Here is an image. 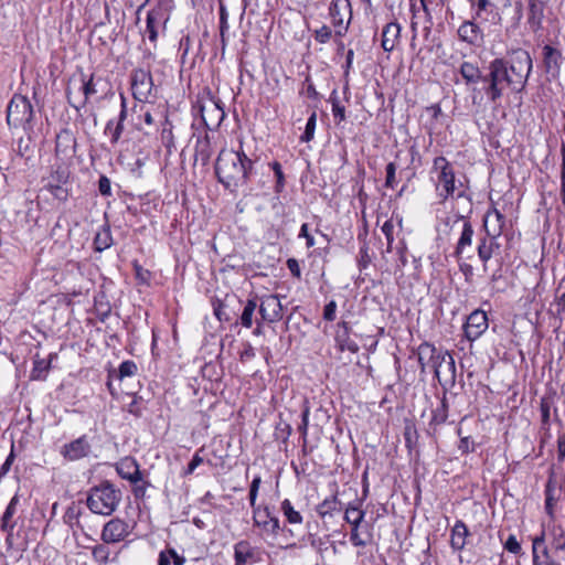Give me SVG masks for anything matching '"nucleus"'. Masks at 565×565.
<instances>
[{
  "mask_svg": "<svg viewBox=\"0 0 565 565\" xmlns=\"http://www.w3.org/2000/svg\"><path fill=\"white\" fill-rule=\"evenodd\" d=\"M532 71V58L529 52L516 50L512 53V73L508 74V63L503 58H495L489 65V74L483 78L488 84L486 94L495 103L503 96L507 88L520 92L524 88Z\"/></svg>",
  "mask_w": 565,
  "mask_h": 565,
  "instance_id": "f257e3e1",
  "label": "nucleus"
},
{
  "mask_svg": "<svg viewBox=\"0 0 565 565\" xmlns=\"http://www.w3.org/2000/svg\"><path fill=\"white\" fill-rule=\"evenodd\" d=\"M532 71V58L529 52L516 50L512 53V73L508 74V63L503 58H495L489 65V74L483 78L488 84L486 94L495 103L503 96L507 88L520 92L524 88Z\"/></svg>",
  "mask_w": 565,
  "mask_h": 565,
  "instance_id": "f03ea898",
  "label": "nucleus"
},
{
  "mask_svg": "<svg viewBox=\"0 0 565 565\" xmlns=\"http://www.w3.org/2000/svg\"><path fill=\"white\" fill-rule=\"evenodd\" d=\"M253 169V161L242 149H222L217 156L215 172L218 181L231 191L247 183Z\"/></svg>",
  "mask_w": 565,
  "mask_h": 565,
  "instance_id": "7ed1b4c3",
  "label": "nucleus"
},
{
  "mask_svg": "<svg viewBox=\"0 0 565 565\" xmlns=\"http://www.w3.org/2000/svg\"><path fill=\"white\" fill-rule=\"evenodd\" d=\"M418 362L424 373L431 369L439 383H454L456 379V365L452 355L447 350L437 349L430 343H422L418 347Z\"/></svg>",
  "mask_w": 565,
  "mask_h": 565,
  "instance_id": "20e7f679",
  "label": "nucleus"
},
{
  "mask_svg": "<svg viewBox=\"0 0 565 565\" xmlns=\"http://www.w3.org/2000/svg\"><path fill=\"white\" fill-rule=\"evenodd\" d=\"M430 178L435 183L437 196L441 202L449 198H462L466 192L463 182L455 174L451 163L444 157L434 159Z\"/></svg>",
  "mask_w": 565,
  "mask_h": 565,
  "instance_id": "39448f33",
  "label": "nucleus"
},
{
  "mask_svg": "<svg viewBox=\"0 0 565 565\" xmlns=\"http://www.w3.org/2000/svg\"><path fill=\"white\" fill-rule=\"evenodd\" d=\"M120 491L104 482L93 488L87 498V507L95 514L110 515L120 501Z\"/></svg>",
  "mask_w": 565,
  "mask_h": 565,
  "instance_id": "423d86ee",
  "label": "nucleus"
},
{
  "mask_svg": "<svg viewBox=\"0 0 565 565\" xmlns=\"http://www.w3.org/2000/svg\"><path fill=\"white\" fill-rule=\"evenodd\" d=\"M33 117V108L30 100L22 95H14L8 105L7 121L11 127H24Z\"/></svg>",
  "mask_w": 565,
  "mask_h": 565,
  "instance_id": "0eeeda50",
  "label": "nucleus"
},
{
  "mask_svg": "<svg viewBox=\"0 0 565 565\" xmlns=\"http://www.w3.org/2000/svg\"><path fill=\"white\" fill-rule=\"evenodd\" d=\"M330 15L335 26L337 35H343L351 19V4L349 0H333L330 4Z\"/></svg>",
  "mask_w": 565,
  "mask_h": 565,
  "instance_id": "6e6552de",
  "label": "nucleus"
},
{
  "mask_svg": "<svg viewBox=\"0 0 565 565\" xmlns=\"http://www.w3.org/2000/svg\"><path fill=\"white\" fill-rule=\"evenodd\" d=\"M252 508L254 524L265 533L276 536L280 530L278 518L270 513L268 507L254 505Z\"/></svg>",
  "mask_w": 565,
  "mask_h": 565,
  "instance_id": "1a4fd4ad",
  "label": "nucleus"
},
{
  "mask_svg": "<svg viewBox=\"0 0 565 565\" xmlns=\"http://www.w3.org/2000/svg\"><path fill=\"white\" fill-rule=\"evenodd\" d=\"M76 151V139L68 129H63L56 135L55 156L64 163L72 160Z\"/></svg>",
  "mask_w": 565,
  "mask_h": 565,
  "instance_id": "9d476101",
  "label": "nucleus"
},
{
  "mask_svg": "<svg viewBox=\"0 0 565 565\" xmlns=\"http://www.w3.org/2000/svg\"><path fill=\"white\" fill-rule=\"evenodd\" d=\"M454 227L460 228V236L458 238L454 255L457 259H461L462 256L472 246L473 227L469 221L459 217L454 222Z\"/></svg>",
  "mask_w": 565,
  "mask_h": 565,
  "instance_id": "9b49d317",
  "label": "nucleus"
},
{
  "mask_svg": "<svg viewBox=\"0 0 565 565\" xmlns=\"http://www.w3.org/2000/svg\"><path fill=\"white\" fill-rule=\"evenodd\" d=\"M488 329V317L484 311L476 310L469 315L465 324V334L468 340L475 341Z\"/></svg>",
  "mask_w": 565,
  "mask_h": 565,
  "instance_id": "f8f14e48",
  "label": "nucleus"
},
{
  "mask_svg": "<svg viewBox=\"0 0 565 565\" xmlns=\"http://www.w3.org/2000/svg\"><path fill=\"white\" fill-rule=\"evenodd\" d=\"M130 532L129 525L121 520L108 521L102 531V540L105 543H117L124 540Z\"/></svg>",
  "mask_w": 565,
  "mask_h": 565,
  "instance_id": "ddd939ff",
  "label": "nucleus"
},
{
  "mask_svg": "<svg viewBox=\"0 0 565 565\" xmlns=\"http://www.w3.org/2000/svg\"><path fill=\"white\" fill-rule=\"evenodd\" d=\"M282 312V306L277 296L268 295L262 298L259 306V313L263 320L268 322H275L280 320Z\"/></svg>",
  "mask_w": 565,
  "mask_h": 565,
  "instance_id": "4468645a",
  "label": "nucleus"
},
{
  "mask_svg": "<svg viewBox=\"0 0 565 565\" xmlns=\"http://www.w3.org/2000/svg\"><path fill=\"white\" fill-rule=\"evenodd\" d=\"M505 225L504 215L495 207L490 209L483 217L486 235L499 238Z\"/></svg>",
  "mask_w": 565,
  "mask_h": 565,
  "instance_id": "2eb2a0df",
  "label": "nucleus"
},
{
  "mask_svg": "<svg viewBox=\"0 0 565 565\" xmlns=\"http://www.w3.org/2000/svg\"><path fill=\"white\" fill-rule=\"evenodd\" d=\"M90 451V444L86 436H82L64 445L61 454L68 460H78L86 457Z\"/></svg>",
  "mask_w": 565,
  "mask_h": 565,
  "instance_id": "dca6fc26",
  "label": "nucleus"
},
{
  "mask_svg": "<svg viewBox=\"0 0 565 565\" xmlns=\"http://www.w3.org/2000/svg\"><path fill=\"white\" fill-rule=\"evenodd\" d=\"M224 116V110L213 100L201 106L202 120L210 129L218 127Z\"/></svg>",
  "mask_w": 565,
  "mask_h": 565,
  "instance_id": "f3484780",
  "label": "nucleus"
},
{
  "mask_svg": "<svg viewBox=\"0 0 565 565\" xmlns=\"http://www.w3.org/2000/svg\"><path fill=\"white\" fill-rule=\"evenodd\" d=\"M117 472L124 479L136 483L140 480V469L137 460L132 457H125L117 463Z\"/></svg>",
  "mask_w": 565,
  "mask_h": 565,
  "instance_id": "a211bd4d",
  "label": "nucleus"
},
{
  "mask_svg": "<svg viewBox=\"0 0 565 565\" xmlns=\"http://www.w3.org/2000/svg\"><path fill=\"white\" fill-rule=\"evenodd\" d=\"M401 25L396 22L387 23L382 31V47L385 52H392L399 42Z\"/></svg>",
  "mask_w": 565,
  "mask_h": 565,
  "instance_id": "6ab92c4d",
  "label": "nucleus"
},
{
  "mask_svg": "<svg viewBox=\"0 0 565 565\" xmlns=\"http://www.w3.org/2000/svg\"><path fill=\"white\" fill-rule=\"evenodd\" d=\"M500 247L497 237L484 235L479 239L477 252L479 259L487 266V263L491 259L495 250Z\"/></svg>",
  "mask_w": 565,
  "mask_h": 565,
  "instance_id": "aec40b11",
  "label": "nucleus"
},
{
  "mask_svg": "<svg viewBox=\"0 0 565 565\" xmlns=\"http://www.w3.org/2000/svg\"><path fill=\"white\" fill-rule=\"evenodd\" d=\"M235 565H248L257 562L256 551L246 541H241L234 546Z\"/></svg>",
  "mask_w": 565,
  "mask_h": 565,
  "instance_id": "412c9836",
  "label": "nucleus"
},
{
  "mask_svg": "<svg viewBox=\"0 0 565 565\" xmlns=\"http://www.w3.org/2000/svg\"><path fill=\"white\" fill-rule=\"evenodd\" d=\"M335 342L341 351H350L355 353L359 351V345L349 337V326L347 322L338 323L335 333Z\"/></svg>",
  "mask_w": 565,
  "mask_h": 565,
  "instance_id": "4be33fe9",
  "label": "nucleus"
},
{
  "mask_svg": "<svg viewBox=\"0 0 565 565\" xmlns=\"http://www.w3.org/2000/svg\"><path fill=\"white\" fill-rule=\"evenodd\" d=\"M544 67L547 74L555 77L559 72L561 53L550 45L543 49Z\"/></svg>",
  "mask_w": 565,
  "mask_h": 565,
  "instance_id": "5701e85b",
  "label": "nucleus"
},
{
  "mask_svg": "<svg viewBox=\"0 0 565 565\" xmlns=\"http://www.w3.org/2000/svg\"><path fill=\"white\" fill-rule=\"evenodd\" d=\"M18 503H19V497L18 495H14L9 504L7 505V509L2 515V518L0 519V529L2 532H6L7 534L11 535L14 527H15V522L12 520L14 514L17 513V507H18Z\"/></svg>",
  "mask_w": 565,
  "mask_h": 565,
  "instance_id": "b1692460",
  "label": "nucleus"
},
{
  "mask_svg": "<svg viewBox=\"0 0 565 565\" xmlns=\"http://www.w3.org/2000/svg\"><path fill=\"white\" fill-rule=\"evenodd\" d=\"M469 534V531L466 526V524L458 520L454 527L451 529V537H450V544L451 547L456 551H461L466 546V539Z\"/></svg>",
  "mask_w": 565,
  "mask_h": 565,
  "instance_id": "393cba45",
  "label": "nucleus"
},
{
  "mask_svg": "<svg viewBox=\"0 0 565 565\" xmlns=\"http://www.w3.org/2000/svg\"><path fill=\"white\" fill-rule=\"evenodd\" d=\"M458 35L462 41H466L470 44H475L481 39L479 26L471 21L463 22L459 26Z\"/></svg>",
  "mask_w": 565,
  "mask_h": 565,
  "instance_id": "a878e982",
  "label": "nucleus"
},
{
  "mask_svg": "<svg viewBox=\"0 0 565 565\" xmlns=\"http://www.w3.org/2000/svg\"><path fill=\"white\" fill-rule=\"evenodd\" d=\"M163 17L160 12L151 11L147 15V31L149 33V40L154 42L157 35L161 29H163Z\"/></svg>",
  "mask_w": 565,
  "mask_h": 565,
  "instance_id": "bb28decb",
  "label": "nucleus"
},
{
  "mask_svg": "<svg viewBox=\"0 0 565 565\" xmlns=\"http://www.w3.org/2000/svg\"><path fill=\"white\" fill-rule=\"evenodd\" d=\"M364 516L365 512L361 509L360 502L349 503L344 512V520L351 524V526H360Z\"/></svg>",
  "mask_w": 565,
  "mask_h": 565,
  "instance_id": "cd10ccee",
  "label": "nucleus"
},
{
  "mask_svg": "<svg viewBox=\"0 0 565 565\" xmlns=\"http://www.w3.org/2000/svg\"><path fill=\"white\" fill-rule=\"evenodd\" d=\"M113 245V237L109 227L102 226L95 234L94 247L97 252H103Z\"/></svg>",
  "mask_w": 565,
  "mask_h": 565,
  "instance_id": "c85d7f7f",
  "label": "nucleus"
},
{
  "mask_svg": "<svg viewBox=\"0 0 565 565\" xmlns=\"http://www.w3.org/2000/svg\"><path fill=\"white\" fill-rule=\"evenodd\" d=\"M460 74L467 83H478L481 79L480 68L471 62H463L460 65Z\"/></svg>",
  "mask_w": 565,
  "mask_h": 565,
  "instance_id": "c756f323",
  "label": "nucleus"
},
{
  "mask_svg": "<svg viewBox=\"0 0 565 565\" xmlns=\"http://www.w3.org/2000/svg\"><path fill=\"white\" fill-rule=\"evenodd\" d=\"M280 510L282 514L285 515L286 520L290 524H301L303 519L299 511H297L290 500L285 499L281 502Z\"/></svg>",
  "mask_w": 565,
  "mask_h": 565,
  "instance_id": "7c9ffc66",
  "label": "nucleus"
},
{
  "mask_svg": "<svg viewBox=\"0 0 565 565\" xmlns=\"http://www.w3.org/2000/svg\"><path fill=\"white\" fill-rule=\"evenodd\" d=\"M330 102L332 105V115L337 124L345 120V108L341 105L337 90H333L330 95Z\"/></svg>",
  "mask_w": 565,
  "mask_h": 565,
  "instance_id": "2f4dec72",
  "label": "nucleus"
},
{
  "mask_svg": "<svg viewBox=\"0 0 565 565\" xmlns=\"http://www.w3.org/2000/svg\"><path fill=\"white\" fill-rule=\"evenodd\" d=\"M92 556L99 565H106L110 561V551L105 544H98L92 548Z\"/></svg>",
  "mask_w": 565,
  "mask_h": 565,
  "instance_id": "473e14b6",
  "label": "nucleus"
},
{
  "mask_svg": "<svg viewBox=\"0 0 565 565\" xmlns=\"http://www.w3.org/2000/svg\"><path fill=\"white\" fill-rule=\"evenodd\" d=\"M396 225L401 226V221L395 223L392 218L385 221V223L382 225L381 230L387 241V252H392V249H393L394 233H395Z\"/></svg>",
  "mask_w": 565,
  "mask_h": 565,
  "instance_id": "72a5a7b5",
  "label": "nucleus"
},
{
  "mask_svg": "<svg viewBox=\"0 0 565 565\" xmlns=\"http://www.w3.org/2000/svg\"><path fill=\"white\" fill-rule=\"evenodd\" d=\"M257 303L255 300L250 299L246 302L244 310L241 316L242 326L245 328H250L253 324V316L256 310Z\"/></svg>",
  "mask_w": 565,
  "mask_h": 565,
  "instance_id": "f704fd0d",
  "label": "nucleus"
},
{
  "mask_svg": "<svg viewBox=\"0 0 565 565\" xmlns=\"http://www.w3.org/2000/svg\"><path fill=\"white\" fill-rule=\"evenodd\" d=\"M50 363L45 360L39 359L34 361L33 369L31 371L32 380H44L49 371Z\"/></svg>",
  "mask_w": 565,
  "mask_h": 565,
  "instance_id": "c9c22d12",
  "label": "nucleus"
},
{
  "mask_svg": "<svg viewBox=\"0 0 565 565\" xmlns=\"http://www.w3.org/2000/svg\"><path fill=\"white\" fill-rule=\"evenodd\" d=\"M337 497L324 499L317 508V512L320 516L331 515L337 510Z\"/></svg>",
  "mask_w": 565,
  "mask_h": 565,
  "instance_id": "e433bc0d",
  "label": "nucleus"
},
{
  "mask_svg": "<svg viewBox=\"0 0 565 565\" xmlns=\"http://www.w3.org/2000/svg\"><path fill=\"white\" fill-rule=\"evenodd\" d=\"M137 370H138L137 364L132 361H125L120 364L119 379H120L122 386L126 385L125 380L127 377L135 375L137 373Z\"/></svg>",
  "mask_w": 565,
  "mask_h": 565,
  "instance_id": "4c0bfd02",
  "label": "nucleus"
},
{
  "mask_svg": "<svg viewBox=\"0 0 565 565\" xmlns=\"http://www.w3.org/2000/svg\"><path fill=\"white\" fill-rule=\"evenodd\" d=\"M316 125H317V114L313 111L311 114V116L308 118L306 128H305V132L300 138L302 142H309L310 140L313 139Z\"/></svg>",
  "mask_w": 565,
  "mask_h": 565,
  "instance_id": "58836bf2",
  "label": "nucleus"
},
{
  "mask_svg": "<svg viewBox=\"0 0 565 565\" xmlns=\"http://www.w3.org/2000/svg\"><path fill=\"white\" fill-rule=\"evenodd\" d=\"M68 171L65 167L58 166L56 170L51 174L50 182H53L55 184H64L68 180Z\"/></svg>",
  "mask_w": 565,
  "mask_h": 565,
  "instance_id": "ea45409f",
  "label": "nucleus"
},
{
  "mask_svg": "<svg viewBox=\"0 0 565 565\" xmlns=\"http://www.w3.org/2000/svg\"><path fill=\"white\" fill-rule=\"evenodd\" d=\"M227 11L224 6L221 4L220 7V33H221V41L223 45L225 44V33L228 30V22H227Z\"/></svg>",
  "mask_w": 565,
  "mask_h": 565,
  "instance_id": "a19ab883",
  "label": "nucleus"
},
{
  "mask_svg": "<svg viewBox=\"0 0 565 565\" xmlns=\"http://www.w3.org/2000/svg\"><path fill=\"white\" fill-rule=\"evenodd\" d=\"M503 546L504 550L515 555L520 554L522 550L521 544L514 534L508 536L507 541L503 543Z\"/></svg>",
  "mask_w": 565,
  "mask_h": 565,
  "instance_id": "79ce46f5",
  "label": "nucleus"
},
{
  "mask_svg": "<svg viewBox=\"0 0 565 565\" xmlns=\"http://www.w3.org/2000/svg\"><path fill=\"white\" fill-rule=\"evenodd\" d=\"M447 417H448V415H447V406H446L445 403H441V405L439 407H437L433 412L431 422L435 425H440V424H444L446 422Z\"/></svg>",
  "mask_w": 565,
  "mask_h": 565,
  "instance_id": "37998d69",
  "label": "nucleus"
},
{
  "mask_svg": "<svg viewBox=\"0 0 565 565\" xmlns=\"http://www.w3.org/2000/svg\"><path fill=\"white\" fill-rule=\"evenodd\" d=\"M63 184L47 183V190L58 200L64 201L67 199V191L62 186Z\"/></svg>",
  "mask_w": 565,
  "mask_h": 565,
  "instance_id": "c03bdc74",
  "label": "nucleus"
},
{
  "mask_svg": "<svg viewBox=\"0 0 565 565\" xmlns=\"http://www.w3.org/2000/svg\"><path fill=\"white\" fill-rule=\"evenodd\" d=\"M105 134L110 136L111 142H116L119 139L120 134H121V126H120V124L118 122L114 127V121H111V120L108 121V124L106 126V129H105Z\"/></svg>",
  "mask_w": 565,
  "mask_h": 565,
  "instance_id": "a18cd8bd",
  "label": "nucleus"
},
{
  "mask_svg": "<svg viewBox=\"0 0 565 565\" xmlns=\"http://www.w3.org/2000/svg\"><path fill=\"white\" fill-rule=\"evenodd\" d=\"M260 482H262V479L259 476H256L252 481V484L249 488V494H248L249 503L252 507L256 505V499H257Z\"/></svg>",
  "mask_w": 565,
  "mask_h": 565,
  "instance_id": "49530a36",
  "label": "nucleus"
},
{
  "mask_svg": "<svg viewBox=\"0 0 565 565\" xmlns=\"http://www.w3.org/2000/svg\"><path fill=\"white\" fill-rule=\"evenodd\" d=\"M395 173H396V164L394 162H390L386 166V180L385 184L388 188H394L396 180H395Z\"/></svg>",
  "mask_w": 565,
  "mask_h": 565,
  "instance_id": "de8ad7c7",
  "label": "nucleus"
},
{
  "mask_svg": "<svg viewBox=\"0 0 565 565\" xmlns=\"http://www.w3.org/2000/svg\"><path fill=\"white\" fill-rule=\"evenodd\" d=\"M331 34V29L327 25H322L316 31L315 38L319 43H327L330 40Z\"/></svg>",
  "mask_w": 565,
  "mask_h": 565,
  "instance_id": "09e8293b",
  "label": "nucleus"
},
{
  "mask_svg": "<svg viewBox=\"0 0 565 565\" xmlns=\"http://www.w3.org/2000/svg\"><path fill=\"white\" fill-rule=\"evenodd\" d=\"M360 526H352L350 533V541L354 546H365L367 544L366 540H363L359 533Z\"/></svg>",
  "mask_w": 565,
  "mask_h": 565,
  "instance_id": "8fccbe9b",
  "label": "nucleus"
},
{
  "mask_svg": "<svg viewBox=\"0 0 565 565\" xmlns=\"http://www.w3.org/2000/svg\"><path fill=\"white\" fill-rule=\"evenodd\" d=\"M337 311V302L331 300L324 306L323 318L328 321H333L335 319Z\"/></svg>",
  "mask_w": 565,
  "mask_h": 565,
  "instance_id": "3c124183",
  "label": "nucleus"
},
{
  "mask_svg": "<svg viewBox=\"0 0 565 565\" xmlns=\"http://www.w3.org/2000/svg\"><path fill=\"white\" fill-rule=\"evenodd\" d=\"M98 190L102 195L109 196L111 194L110 180L107 177H100L98 182Z\"/></svg>",
  "mask_w": 565,
  "mask_h": 565,
  "instance_id": "603ef678",
  "label": "nucleus"
},
{
  "mask_svg": "<svg viewBox=\"0 0 565 565\" xmlns=\"http://www.w3.org/2000/svg\"><path fill=\"white\" fill-rule=\"evenodd\" d=\"M127 396L131 398L129 403L126 404L129 413L138 415L140 412L139 402L135 393L126 392Z\"/></svg>",
  "mask_w": 565,
  "mask_h": 565,
  "instance_id": "864d4df0",
  "label": "nucleus"
},
{
  "mask_svg": "<svg viewBox=\"0 0 565 565\" xmlns=\"http://www.w3.org/2000/svg\"><path fill=\"white\" fill-rule=\"evenodd\" d=\"M200 451H196L194 456L192 457L191 461L188 465V468L185 470L186 475L193 473V471L203 463V458L200 456Z\"/></svg>",
  "mask_w": 565,
  "mask_h": 565,
  "instance_id": "5fc2aeb1",
  "label": "nucleus"
},
{
  "mask_svg": "<svg viewBox=\"0 0 565 565\" xmlns=\"http://www.w3.org/2000/svg\"><path fill=\"white\" fill-rule=\"evenodd\" d=\"M299 237L306 238V245L308 248L313 247L316 244L313 236L310 235L308 232V224H306V223L301 225Z\"/></svg>",
  "mask_w": 565,
  "mask_h": 565,
  "instance_id": "6e6d98bb",
  "label": "nucleus"
},
{
  "mask_svg": "<svg viewBox=\"0 0 565 565\" xmlns=\"http://www.w3.org/2000/svg\"><path fill=\"white\" fill-rule=\"evenodd\" d=\"M287 267L288 269L290 270V273L296 277V278H300L301 277V269H300V266H299V263L297 259L295 258H289L287 260Z\"/></svg>",
  "mask_w": 565,
  "mask_h": 565,
  "instance_id": "4d7b16f0",
  "label": "nucleus"
},
{
  "mask_svg": "<svg viewBox=\"0 0 565 565\" xmlns=\"http://www.w3.org/2000/svg\"><path fill=\"white\" fill-rule=\"evenodd\" d=\"M557 458L559 461L565 459V431L557 438Z\"/></svg>",
  "mask_w": 565,
  "mask_h": 565,
  "instance_id": "13d9d810",
  "label": "nucleus"
},
{
  "mask_svg": "<svg viewBox=\"0 0 565 565\" xmlns=\"http://www.w3.org/2000/svg\"><path fill=\"white\" fill-rule=\"evenodd\" d=\"M561 154H562L561 182H562V191L565 193V145H562Z\"/></svg>",
  "mask_w": 565,
  "mask_h": 565,
  "instance_id": "bf43d9fd",
  "label": "nucleus"
},
{
  "mask_svg": "<svg viewBox=\"0 0 565 565\" xmlns=\"http://www.w3.org/2000/svg\"><path fill=\"white\" fill-rule=\"evenodd\" d=\"M544 543V540L543 537H535L533 540V561H534V565L536 564V559H537V555H536V551L539 548V546L543 545Z\"/></svg>",
  "mask_w": 565,
  "mask_h": 565,
  "instance_id": "052dcab7",
  "label": "nucleus"
},
{
  "mask_svg": "<svg viewBox=\"0 0 565 565\" xmlns=\"http://www.w3.org/2000/svg\"><path fill=\"white\" fill-rule=\"evenodd\" d=\"M168 553L170 555L169 557L173 558L174 565H183L184 564L185 558L183 556L178 555L174 550H170Z\"/></svg>",
  "mask_w": 565,
  "mask_h": 565,
  "instance_id": "680f3d73",
  "label": "nucleus"
},
{
  "mask_svg": "<svg viewBox=\"0 0 565 565\" xmlns=\"http://www.w3.org/2000/svg\"><path fill=\"white\" fill-rule=\"evenodd\" d=\"M459 267L466 277L472 275V266L471 265L462 263L459 265Z\"/></svg>",
  "mask_w": 565,
  "mask_h": 565,
  "instance_id": "e2e57ef3",
  "label": "nucleus"
},
{
  "mask_svg": "<svg viewBox=\"0 0 565 565\" xmlns=\"http://www.w3.org/2000/svg\"><path fill=\"white\" fill-rule=\"evenodd\" d=\"M398 254H399V265L398 267H404L406 264H407V258L405 256V247H401L398 248Z\"/></svg>",
  "mask_w": 565,
  "mask_h": 565,
  "instance_id": "0e129e2a",
  "label": "nucleus"
},
{
  "mask_svg": "<svg viewBox=\"0 0 565 565\" xmlns=\"http://www.w3.org/2000/svg\"><path fill=\"white\" fill-rule=\"evenodd\" d=\"M158 565H170V557L166 554V552L160 553Z\"/></svg>",
  "mask_w": 565,
  "mask_h": 565,
  "instance_id": "69168bd1",
  "label": "nucleus"
},
{
  "mask_svg": "<svg viewBox=\"0 0 565 565\" xmlns=\"http://www.w3.org/2000/svg\"><path fill=\"white\" fill-rule=\"evenodd\" d=\"M83 89L86 97L95 92L90 82L84 83Z\"/></svg>",
  "mask_w": 565,
  "mask_h": 565,
  "instance_id": "338daca9",
  "label": "nucleus"
},
{
  "mask_svg": "<svg viewBox=\"0 0 565 565\" xmlns=\"http://www.w3.org/2000/svg\"><path fill=\"white\" fill-rule=\"evenodd\" d=\"M309 409L307 408L302 414V430L306 433L308 426Z\"/></svg>",
  "mask_w": 565,
  "mask_h": 565,
  "instance_id": "774afa93",
  "label": "nucleus"
}]
</instances>
